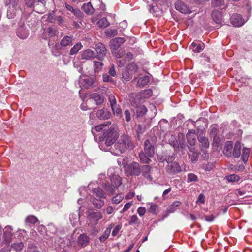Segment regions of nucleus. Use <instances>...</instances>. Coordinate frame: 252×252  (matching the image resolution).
<instances>
[{
  "instance_id": "nucleus-1",
  "label": "nucleus",
  "mask_w": 252,
  "mask_h": 252,
  "mask_svg": "<svg viewBox=\"0 0 252 252\" xmlns=\"http://www.w3.org/2000/svg\"><path fill=\"white\" fill-rule=\"evenodd\" d=\"M114 147L116 150L122 153L128 149H133L135 146L131 139L128 136L123 135L115 144Z\"/></svg>"
},
{
  "instance_id": "nucleus-2",
  "label": "nucleus",
  "mask_w": 252,
  "mask_h": 252,
  "mask_svg": "<svg viewBox=\"0 0 252 252\" xmlns=\"http://www.w3.org/2000/svg\"><path fill=\"white\" fill-rule=\"evenodd\" d=\"M117 128L116 126H111L110 127L103 133L105 144L107 146H110L114 143L118 137V134L117 131Z\"/></svg>"
},
{
  "instance_id": "nucleus-3",
  "label": "nucleus",
  "mask_w": 252,
  "mask_h": 252,
  "mask_svg": "<svg viewBox=\"0 0 252 252\" xmlns=\"http://www.w3.org/2000/svg\"><path fill=\"white\" fill-rule=\"evenodd\" d=\"M103 215L100 212H92L89 214L87 223L91 227H94L98 223L99 220L102 219Z\"/></svg>"
},
{
  "instance_id": "nucleus-4",
  "label": "nucleus",
  "mask_w": 252,
  "mask_h": 252,
  "mask_svg": "<svg viewBox=\"0 0 252 252\" xmlns=\"http://www.w3.org/2000/svg\"><path fill=\"white\" fill-rule=\"evenodd\" d=\"M157 138L154 136L147 139L144 142V152L150 157H152L155 153V145Z\"/></svg>"
},
{
  "instance_id": "nucleus-5",
  "label": "nucleus",
  "mask_w": 252,
  "mask_h": 252,
  "mask_svg": "<svg viewBox=\"0 0 252 252\" xmlns=\"http://www.w3.org/2000/svg\"><path fill=\"white\" fill-rule=\"evenodd\" d=\"M166 171L169 175H173L182 171L181 167L179 163L176 161L169 163L166 167Z\"/></svg>"
},
{
  "instance_id": "nucleus-6",
  "label": "nucleus",
  "mask_w": 252,
  "mask_h": 252,
  "mask_svg": "<svg viewBox=\"0 0 252 252\" xmlns=\"http://www.w3.org/2000/svg\"><path fill=\"white\" fill-rule=\"evenodd\" d=\"M29 34L28 29L24 23H20L16 31L17 36L22 39H26Z\"/></svg>"
},
{
  "instance_id": "nucleus-7",
  "label": "nucleus",
  "mask_w": 252,
  "mask_h": 252,
  "mask_svg": "<svg viewBox=\"0 0 252 252\" xmlns=\"http://www.w3.org/2000/svg\"><path fill=\"white\" fill-rule=\"evenodd\" d=\"M127 172L131 175L139 176L141 173L140 165L136 162H132L127 167Z\"/></svg>"
},
{
  "instance_id": "nucleus-8",
  "label": "nucleus",
  "mask_w": 252,
  "mask_h": 252,
  "mask_svg": "<svg viewBox=\"0 0 252 252\" xmlns=\"http://www.w3.org/2000/svg\"><path fill=\"white\" fill-rule=\"evenodd\" d=\"M13 229L12 226L7 225L3 229V241L6 243L9 244L11 242L12 237L13 235Z\"/></svg>"
},
{
  "instance_id": "nucleus-9",
  "label": "nucleus",
  "mask_w": 252,
  "mask_h": 252,
  "mask_svg": "<svg viewBox=\"0 0 252 252\" xmlns=\"http://www.w3.org/2000/svg\"><path fill=\"white\" fill-rule=\"evenodd\" d=\"M175 9L183 14H188L190 12V10L183 1L181 0H178L175 3Z\"/></svg>"
},
{
  "instance_id": "nucleus-10",
  "label": "nucleus",
  "mask_w": 252,
  "mask_h": 252,
  "mask_svg": "<svg viewBox=\"0 0 252 252\" xmlns=\"http://www.w3.org/2000/svg\"><path fill=\"white\" fill-rule=\"evenodd\" d=\"M95 50L96 51V58L99 60L104 59L106 54V49L104 44L98 43L95 46Z\"/></svg>"
},
{
  "instance_id": "nucleus-11",
  "label": "nucleus",
  "mask_w": 252,
  "mask_h": 252,
  "mask_svg": "<svg viewBox=\"0 0 252 252\" xmlns=\"http://www.w3.org/2000/svg\"><path fill=\"white\" fill-rule=\"evenodd\" d=\"M230 21L234 26L238 27L242 26L245 22L242 16L238 14H233L230 18Z\"/></svg>"
},
{
  "instance_id": "nucleus-12",
  "label": "nucleus",
  "mask_w": 252,
  "mask_h": 252,
  "mask_svg": "<svg viewBox=\"0 0 252 252\" xmlns=\"http://www.w3.org/2000/svg\"><path fill=\"white\" fill-rule=\"evenodd\" d=\"M111 113L106 108L103 107L101 109L97 110L96 112V116L100 120H106L110 118Z\"/></svg>"
},
{
  "instance_id": "nucleus-13",
  "label": "nucleus",
  "mask_w": 252,
  "mask_h": 252,
  "mask_svg": "<svg viewBox=\"0 0 252 252\" xmlns=\"http://www.w3.org/2000/svg\"><path fill=\"white\" fill-rule=\"evenodd\" d=\"M198 140L199 143V146L202 150L204 149H207L209 147V142L208 139L204 136V133L201 131L198 135Z\"/></svg>"
},
{
  "instance_id": "nucleus-14",
  "label": "nucleus",
  "mask_w": 252,
  "mask_h": 252,
  "mask_svg": "<svg viewBox=\"0 0 252 252\" xmlns=\"http://www.w3.org/2000/svg\"><path fill=\"white\" fill-rule=\"evenodd\" d=\"M26 5L29 7H34L35 11H37L38 13H40L41 12L38 11L37 8H35V6H37L40 3V5L43 6L45 5V0H24Z\"/></svg>"
},
{
  "instance_id": "nucleus-15",
  "label": "nucleus",
  "mask_w": 252,
  "mask_h": 252,
  "mask_svg": "<svg viewBox=\"0 0 252 252\" xmlns=\"http://www.w3.org/2000/svg\"><path fill=\"white\" fill-rule=\"evenodd\" d=\"M111 122L108 121L106 122L103 124H100L96 126L94 128H92V134L94 135L95 134V131L100 132L101 131H103L104 132H105L107 129L109 128V126H111Z\"/></svg>"
},
{
  "instance_id": "nucleus-16",
  "label": "nucleus",
  "mask_w": 252,
  "mask_h": 252,
  "mask_svg": "<svg viewBox=\"0 0 252 252\" xmlns=\"http://www.w3.org/2000/svg\"><path fill=\"white\" fill-rule=\"evenodd\" d=\"M81 59L88 60H93L96 58V53L93 50L88 49L81 52Z\"/></svg>"
},
{
  "instance_id": "nucleus-17",
  "label": "nucleus",
  "mask_w": 252,
  "mask_h": 252,
  "mask_svg": "<svg viewBox=\"0 0 252 252\" xmlns=\"http://www.w3.org/2000/svg\"><path fill=\"white\" fill-rule=\"evenodd\" d=\"M89 237L85 233L81 234L78 238L77 242L79 246L84 247L89 244Z\"/></svg>"
},
{
  "instance_id": "nucleus-18",
  "label": "nucleus",
  "mask_w": 252,
  "mask_h": 252,
  "mask_svg": "<svg viewBox=\"0 0 252 252\" xmlns=\"http://www.w3.org/2000/svg\"><path fill=\"white\" fill-rule=\"evenodd\" d=\"M90 99L94 100L96 104L101 105L104 101V97L103 95L96 93H94L90 94Z\"/></svg>"
},
{
  "instance_id": "nucleus-19",
  "label": "nucleus",
  "mask_w": 252,
  "mask_h": 252,
  "mask_svg": "<svg viewBox=\"0 0 252 252\" xmlns=\"http://www.w3.org/2000/svg\"><path fill=\"white\" fill-rule=\"evenodd\" d=\"M152 95V90L146 89L143 91H142L139 93V94L137 95L136 98L137 99H143L145 98H149Z\"/></svg>"
},
{
  "instance_id": "nucleus-20",
  "label": "nucleus",
  "mask_w": 252,
  "mask_h": 252,
  "mask_svg": "<svg viewBox=\"0 0 252 252\" xmlns=\"http://www.w3.org/2000/svg\"><path fill=\"white\" fill-rule=\"evenodd\" d=\"M233 148V142L232 141H227L225 143L223 152L224 154L228 157L232 156V150Z\"/></svg>"
},
{
  "instance_id": "nucleus-21",
  "label": "nucleus",
  "mask_w": 252,
  "mask_h": 252,
  "mask_svg": "<svg viewBox=\"0 0 252 252\" xmlns=\"http://www.w3.org/2000/svg\"><path fill=\"white\" fill-rule=\"evenodd\" d=\"M169 144L173 147L175 151H179V148H184L185 145L183 143H178V142L176 139L175 136H171V138L169 139Z\"/></svg>"
},
{
  "instance_id": "nucleus-22",
  "label": "nucleus",
  "mask_w": 252,
  "mask_h": 252,
  "mask_svg": "<svg viewBox=\"0 0 252 252\" xmlns=\"http://www.w3.org/2000/svg\"><path fill=\"white\" fill-rule=\"evenodd\" d=\"M125 41L124 38L118 37L114 39L111 43L112 49L116 50Z\"/></svg>"
},
{
  "instance_id": "nucleus-23",
  "label": "nucleus",
  "mask_w": 252,
  "mask_h": 252,
  "mask_svg": "<svg viewBox=\"0 0 252 252\" xmlns=\"http://www.w3.org/2000/svg\"><path fill=\"white\" fill-rule=\"evenodd\" d=\"M212 17L213 21L218 24H220L222 22V14L220 11L213 10L212 13Z\"/></svg>"
},
{
  "instance_id": "nucleus-24",
  "label": "nucleus",
  "mask_w": 252,
  "mask_h": 252,
  "mask_svg": "<svg viewBox=\"0 0 252 252\" xmlns=\"http://www.w3.org/2000/svg\"><path fill=\"white\" fill-rule=\"evenodd\" d=\"M147 111V109L144 105H136L135 113L137 117L143 116Z\"/></svg>"
},
{
  "instance_id": "nucleus-25",
  "label": "nucleus",
  "mask_w": 252,
  "mask_h": 252,
  "mask_svg": "<svg viewBox=\"0 0 252 252\" xmlns=\"http://www.w3.org/2000/svg\"><path fill=\"white\" fill-rule=\"evenodd\" d=\"M241 145L239 141H237L234 145L232 155L235 158H238L241 154Z\"/></svg>"
},
{
  "instance_id": "nucleus-26",
  "label": "nucleus",
  "mask_w": 252,
  "mask_h": 252,
  "mask_svg": "<svg viewBox=\"0 0 252 252\" xmlns=\"http://www.w3.org/2000/svg\"><path fill=\"white\" fill-rule=\"evenodd\" d=\"M82 8L84 12L87 14H93L95 11V9L93 7L91 2L84 4Z\"/></svg>"
},
{
  "instance_id": "nucleus-27",
  "label": "nucleus",
  "mask_w": 252,
  "mask_h": 252,
  "mask_svg": "<svg viewBox=\"0 0 252 252\" xmlns=\"http://www.w3.org/2000/svg\"><path fill=\"white\" fill-rule=\"evenodd\" d=\"M151 168L149 165H144L142 167L141 171L143 175L149 180H151L152 178L150 175V172Z\"/></svg>"
},
{
  "instance_id": "nucleus-28",
  "label": "nucleus",
  "mask_w": 252,
  "mask_h": 252,
  "mask_svg": "<svg viewBox=\"0 0 252 252\" xmlns=\"http://www.w3.org/2000/svg\"><path fill=\"white\" fill-rule=\"evenodd\" d=\"M72 36H65L61 41L60 44L62 46L66 47L72 45L73 42Z\"/></svg>"
},
{
  "instance_id": "nucleus-29",
  "label": "nucleus",
  "mask_w": 252,
  "mask_h": 252,
  "mask_svg": "<svg viewBox=\"0 0 252 252\" xmlns=\"http://www.w3.org/2000/svg\"><path fill=\"white\" fill-rule=\"evenodd\" d=\"M190 48L195 53L200 52L204 48L203 44L193 42L191 43Z\"/></svg>"
},
{
  "instance_id": "nucleus-30",
  "label": "nucleus",
  "mask_w": 252,
  "mask_h": 252,
  "mask_svg": "<svg viewBox=\"0 0 252 252\" xmlns=\"http://www.w3.org/2000/svg\"><path fill=\"white\" fill-rule=\"evenodd\" d=\"M187 138L188 143L191 145H194L196 140L195 133L190 130H189L187 134Z\"/></svg>"
},
{
  "instance_id": "nucleus-31",
  "label": "nucleus",
  "mask_w": 252,
  "mask_h": 252,
  "mask_svg": "<svg viewBox=\"0 0 252 252\" xmlns=\"http://www.w3.org/2000/svg\"><path fill=\"white\" fill-rule=\"evenodd\" d=\"M114 224H111L109 227L104 232L103 235L100 237L99 240L101 242H103L109 237L112 228L113 227Z\"/></svg>"
},
{
  "instance_id": "nucleus-32",
  "label": "nucleus",
  "mask_w": 252,
  "mask_h": 252,
  "mask_svg": "<svg viewBox=\"0 0 252 252\" xmlns=\"http://www.w3.org/2000/svg\"><path fill=\"white\" fill-rule=\"evenodd\" d=\"M103 187L106 191L111 194H113L115 192L116 189H118V187H116V186L113 184L110 185L109 184L105 183L103 185Z\"/></svg>"
},
{
  "instance_id": "nucleus-33",
  "label": "nucleus",
  "mask_w": 252,
  "mask_h": 252,
  "mask_svg": "<svg viewBox=\"0 0 252 252\" xmlns=\"http://www.w3.org/2000/svg\"><path fill=\"white\" fill-rule=\"evenodd\" d=\"M113 114L117 117L120 118L122 116V110L119 104H116L111 107Z\"/></svg>"
},
{
  "instance_id": "nucleus-34",
  "label": "nucleus",
  "mask_w": 252,
  "mask_h": 252,
  "mask_svg": "<svg viewBox=\"0 0 252 252\" xmlns=\"http://www.w3.org/2000/svg\"><path fill=\"white\" fill-rule=\"evenodd\" d=\"M65 6L67 10L73 13V14L76 17H79L81 16V12L79 9H74L71 5L67 3H65Z\"/></svg>"
},
{
  "instance_id": "nucleus-35",
  "label": "nucleus",
  "mask_w": 252,
  "mask_h": 252,
  "mask_svg": "<svg viewBox=\"0 0 252 252\" xmlns=\"http://www.w3.org/2000/svg\"><path fill=\"white\" fill-rule=\"evenodd\" d=\"M126 71L128 72V74L133 75L134 73L137 72L138 69V66L134 63L129 64L126 67Z\"/></svg>"
},
{
  "instance_id": "nucleus-36",
  "label": "nucleus",
  "mask_w": 252,
  "mask_h": 252,
  "mask_svg": "<svg viewBox=\"0 0 252 252\" xmlns=\"http://www.w3.org/2000/svg\"><path fill=\"white\" fill-rule=\"evenodd\" d=\"M93 193L97 197L100 198H106V194L103 191V190L99 188H95L93 190Z\"/></svg>"
},
{
  "instance_id": "nucleus-37",
  "label": "nucleus",
  "mask_w": 252,
  "mask_h": 252,
  "mask_svg": "<svg viewBox=\"0 0 252 252\" xmlns=\"http://www.w3.org/2000/svg\"><path fill=\"white\" fill-rule=\"evenodd\" d=\"M150 78L148 76L140 77L138 79L137 84L139 87H143L148 84L149 82Z\"/></svg>"
},
{
  "instance_id": "nucleus-38",
  "label": "nucleus",
  "mask_w": 252,
  "mask_h": 252,
  "mask_svg": "<svg viewBox=\"0 0 252 252\" xmlns=\"http://www.w3.org/2000/svg\"><path fill=\"white\" fill-rule=\"evenodd\" d=\"M38 221V219L33 215H29L27 216L25 220V222L26 224H34Z\"/></svg>"
},
{
  "instance_id": "nucleus-39",
  "label": "nucleus",
  "mask_w": 252,
  "mask_h": 252,
  "mask_svg": "<svg viewBox=\"0 0 252 252\" xmlns=\"http://www.w3.org/2000/svg\"><path fill=\"white\" fill-rule=\"evenodd\" d=\"M148 157L149 156H147V155L145 154V153H144L143 152H141L139 154V157L140 161L143 163L148 164L151 161V160Z\"/></svg>"
},
{
  "instance_id": "nucleus-40",
  "label": "nucleus",
  "mask_w": 252,
  "mask_h": 252,
  "mask_svg": "<svg viewBox=\"0 0 252 252\" xmlns=\"http://www.w3.org/2000/svg\"><path fill=\"white\" fill-rule=\"evenodd\" d=\"M24 247V244L22 242L14 243L11 245V248L16 252L22 251Z\"/></svg>"
},
{
  "instance_id": "nucleus-41",
  "label": "nucleus",
  "mask_w": 252,
  "mask_h": 252,
  "mask_svg": "<svg viewBox=\"0 0 252 252\" xmlns=\"http://www.w3.org/2000/svg\"><path fill=\"white\" fill-rule=\"evenodd\" d=\"M111 183L118 188L122 184V178L118 175H114L111 179Z\"/></svg>"
},
{
  "instance_id": "nucleus-42",
  "label": "nucleus",
  "mask_w": 252,
  "mask_h": 252,
  "mask_svg": "<svg viewBox=\"0 0 252 252\" xmlns=\"http://www.w3.org/2000/svg\"><path fill=\"white\" fill-rule=\"evenodd\" d=\"M82 47L83 46L80 42L77 43L70 49V55H73L76 54Z\"/></svg>"
},
{
  "instance_id": "nucleus-43",
  "label": "nucleus",
  "mask_w": 252,
  "mask_h": 252,
  "mask_svg": "<svg viewBox=\"0 0 252 252\" xmlns=\"http://www.w3.org/2000/svg\"><path fill=\"white\" fill-rule=\"evenodd\" d=\"M250 153V149L244 148L242 154V159L244 162H246L248 159Z\"/></svg>"
},
{
  "instance_id": "nucleus-44",
  "label": "nucleus",
  "mask_w": 252,
  "mask_h": 252,
  "mask_svg": "<svg viewBox=\"0 0 252 252\" xmlns=\"http://www.w3.org/2000/svg\"><path fill=\"white\" fill-rule=\"evenodd\" d=\"M94 206L97 208H101L104 204V201L101 199L94 198L92 201Z\"/></svg>"
},
{
  "instance_id": "nucleus-45",
  "label": "nucleus",
  "mask_w": 252,
  "mask_h": 252,
  "mask_svg": "<svg viewBox=\"0 0 252 252\" xmlns=\"http://www.w3.org/2000/svg\"><path fill=\"white\" fill-rule=\"evenodd\" d=\"M98 26L101 28H106L110 25L109 22L105 17L100 19L97 23Z\"/></svg>"
},
{
  "instance_id": "nucleus-46",
  "label": "nucleus",
  "mask_w": 252,
  "mask_h": 252,
  "mask_svg": "<svg viewBox=\"0 0 252 252\" xmlns=\"http://www.w3.org/2000/svg\"><path fill=\"white\" fill-rule=\"evenodd\" d=\"M108 101L110 103L111 107H113V106L117 104L116 97L114 94H110L108 96Z\"/></svg>"
},
{
  "instance_id": "nucleus-47",
  "label": "nucleus",
  "mask_w": 252,
  "mask_h": 252,
  "mask_svg": "<svg viewBox=\"0 0 252 252\" xmlns=\"http://www.w3.org/2000/svg\"><path fill=\"white\" fill-rule=\"evenodd\" d=\"M94 70L95 72H99L101 70L103 64L101 62H94Z\"/></svg>"
},
{
  "instance_id": "nucleus-48",
  "label": "nucleus",
  "mask_w": 252,
  "mask_h": 252,
  "mask_svg": "<svg viewBox=\"0 0 252 252\" xmlns=\"http://www.w3.org/2000/svg\"><path fill=\"white\" fill-rule=\"evenodd\" d=\"M83 81L84 83L83 85L86 88L90 87L91 86H92L93 85V83H94L93 79L90 77H86V78H84L83 79Z\"/></svg>"
},
{
  "instance_id": "nucleus-49",
  "label": "nucleus",
  "mask_w": 252,
  "mask_h": 252,
  "mask_svg": "<svg viewBox=\"0 0 252 252\" xmlns=\"http://www.w3.org/2000/svg\"><path fill=\"white\" fill-rule=\"evenodd\" d=\"M123 195L122 194H118L116 196L113 197L112 198V202L114 204H119L120 203L123 199Z\"/></svg>"
},
{
  "instance_id": "nucleus-50",
  "label": "nucleus",
  "mask_w": 252,
  "mask_h": 252,
  "mask_svg": "<svg viewBox=\"0 0 252 252\" xmlns=\"http://www.w3.org/2000/svg\"><path fill=\"white\" fill-rule=\"evenodd\" d=\"M16 8L8 7L7 10V17L9 19H11L14 17L16 15Z\"/></svg>"
},
{
  "instance_id": "nucleus-51",
  "label": "nucleus",
  "mask_w": 252,
  "mask_h": 252,
  "mask_svg": "<svg viewBox=\"0 0 252 252\" xmlns=\"http://www.w3.org/2000/svg\"><path fill=\"white\" fill-rule=\"evenodd\" d=\"M218 129L216 125H212L210 127V136L213 138L217 137Z\"/></svg>"
},
{
  "instance_id": "nucleus-52",
  "label": "nucleus",
  "mask_w": 252,
  "mask_h": 252,
  "mask_svg": "<svg viewBox=\"0 0 252 252\" xmlns=\"http://www.w3.org/2000/svg\"><path fill=\"white\" fill-rule=\"evenodd\" d=\"M212 5L214 7H220L224 4V0H212Z\"/></svg>"
},
{
  "instance_id": "nucleus-53",
  "label": "nucleus",
  "mask_w": 252,
  "mask_h": 252,
  "mask_svg": "<svg viewBox=\"0 0 252 252\" xmlns=\"http://www.w3.org/2000/svg\"><path fill=\"white\" fill-rule=\"evenodd\" d=\"M44 18L50 23H53L55 20V17L54 13H49L44 16Z\"/></svg>"
},
{
  "instance_id": "nucleus-54",
  "label": "nucleus",
  "mask_w": 252,
  "mask_h": 252,
  "mask_svg": "<svg viewBox=\"0 0 252 252\" xmlns=\"http://www.w3.org/2000/svg\"><path fill=\"white\" fill-rule=\"evenodd\" d=\"M226 178L227 180L230 182L238 181L240 179L239 177L236 174H232L230 176H227Z\"/></svg>"
},
{
  "instance_id": "nucleus-55",
  "label": "nucleus",
  "mask_w": 252,
  "mask_h": 252,
  "mask_svg": "<svg viewBox=\"0 0 252 252\" xmlns=\"http://www.w3.org/2000/svg\"><path fill=\"white\" fill-rule=\"evenodd\" d=\"M197 180H198V177L194 174L189 173L188 175L187 182L188 183L191 182H193V181L195 182V181H197Z\"/></svg>"
},
{
  "instance_id": "nucleus-56",
  "label": "nucleus",
  "mask_w": 252,
  "mask_h": 252,
  "mask_svg": "<svg viewBox=\"0 0 252 252\" xmlns=\"http://www.w3.org/2000/svg\"><path fill=\"white\" fill-rule=\"evenodd\" d=\"M47 32L51 37L55 36L57 33V31L55 28L49 27L47 30Z\"/></svg>"
},
{
  "instance_id": "nucleus-57",
  "label": "nucleus",
  "mask_w": 252,
  "mask_h": 252,
  "mask_svg": "<svg viewBox=\"0 0 252 252\" xmlns=\"http://www.w3.org/2000/svg\"><path fill=\"white\" fill-rule=\"evenodd\" d=\"M138 219V217L136 215H133L130 216V219L128 220V224L129 225H132L134 223H136Z\"/></svg>"
},
{
  "instance_id": "nucleus-58",
  "label": "nucleus",
  "mask_w": 252,
  "mask_h": 252,
  "mask_svg": "<svg viewBox=\"0 0 252 252\" xmlns=\"http://www.w3.org/2000/svg\"><path fill=\"white\" fill-rule=\"evenodd\" d=\"M106 34L109 36H114L117 34V30L116 29L108 30L106 32Z\"/></svg>"
},
{
  "instance_id": "nucleus-59",
  "label": "nucleus",
  "mask_w": 252,
  "mask_h": 252,
  "mask_svg": "<svg viewBox=\"0 0 252 252\" xmlns=\"http://www.w3.org/2000/svg\"><path fill=\"white\" fill-rule=\"evenodd\" d=\"M19 0H9L8 7L17 8Z\"/></svg>"
},
{
  "instance_id": "nucleus-60",
  "label": "nucleus",
  "mask_w": 252,
  "mask_h": 252,
  "mask_svg": "<svg viewBox=\"0 0 252 252\" xmlns=\"http://www.w3.org/2000/svg\"><path fill=\"white\" fill-rule=\"evenodd\" d=\"M220 139L219 137L213 138V146L214 147L218 148L220 146Z\"/></svg>"
},
{
  "instance_id": "nucleus-61",
  "label": "nucleus",
  "mask_w": 252,
  "mask_h": 252,
  "mask_svg": "<svg viewBox=\"0 0 252 252\" xmlns=\"http://www.w3.org/2000/svg\"><path fill=\"white\" fill-rule=\"evenodd\" d=\"M166 157V160L165 161L167 162L168 164L169 163H173V160L175 159V156L174 154H172V155H165Z\"/></svg>"
},
{
  "instance_id": "nucleus-62",
  "label": "nucleus",
  "mask_w": 252,
  "mask_h": 252,
  "mask_svg": "<svg viewBox=\"0 0 252 252\" xmlns=\"http://www.w3.org/2000/svg\"><path fill=\"white\" fill-rule=\"evenodd\" d=\"M204 202H205V196H204V194L201 193L199 195V196L197 199V201H196V203L204 204Z\"/></svg>"
},
{
  "instance_id": "nucleus-63",
  "label": "nucleus",
  "mask_w": 252,
  "mask_h": 252,
  "mask_svg": "<svg viewBox=\"0 0 252 252\" xmlns=\"http://www.w3.org/2000/svg\"><path fill=\"white\" fill-rule=\"evenodd\" d=\"M121 228V226L120 225H117L116 227H115L114 229L112 231V235L114 237L116 236L118 234Z\"/></svg>"
},
{
  "instance_id": "nucleus-64",
  "label": "nucleus",
  "mask_w": 252,
  "mask_h": 252,
  "mask_svg": "<svg viewBox=\"0 0 252 252\" xmlns=\"http://www.w3.org/2000/svg\"><path fill=\"white\" fill-rule=\"evenodd\" d=\"M158 209V206L156 205H151L149 208V211L152 213H156Z\"/></svg>"
}]
</instances>
